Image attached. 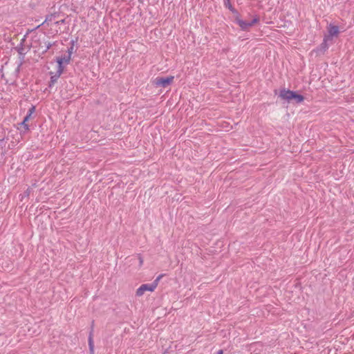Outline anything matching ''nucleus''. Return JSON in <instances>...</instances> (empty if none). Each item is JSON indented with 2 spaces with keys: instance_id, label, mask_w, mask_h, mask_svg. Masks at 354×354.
I'll list each match as a JSON object with an SVG mask.
<instances>
[{
  "instance_id": "f257e3e1",
  "label": "nucleus",
  "mask_w": 354,
  "mask_h": 354,
  "mask_svg": "<svg viewBox=\"0 0 354 354\" xmlns=\"http://www.w3.org/2000/svg\"><path fill=\"white\" fill-rule=\"evenodd\" d=\"M279 97L288 102H294L299 104L304 100V97L289 89L282 88L279 91Z\"/></svg>"
},
{
  "instance_id": "f03ea898",
  "label": "nucleus",
  "mask_w": 354,
  "mask_h": 354,
  "mask_svg": "<svg viewBox=\"0 0 354 354\" xmlns=\"http://www.w3.org/2000/svg\"><path fill=\"white\" fill-rule=\"evenodd\" d=\"M234 21L240 26L243 30H248L250 27L252 26L254 24L259 21L258 17H255L251 21H245L240 18L239 12L237 14L234 15Z\"/></svg>"
},
{
  "instance_id": "7ed1b4c3",
  "label": "nucleus",
  "mask_w": 354,
  "mask_h": 354,
  "mask_svg": "<svg viewBox=\"0 0 354 354\" xmlns=\"http://www.w3.org/2000/svg\"><path fill=\"white\" fill-rule=\"evenodd\" d=\"M174 80V76H168L166 77H156L154 84L158 86L167 87L171 84Z\"/></svg>"
},
{
  "instance_id": "20e7f679",
  "label": "nucleus",
  "mask_w": 354,
  "mask_h": 354,
  "mask_svg": "<svg viewBox=\"0 0 354 354\" xmlns=\"http://www.w3.org/2000/svg\"><path fill=\"white\" fill-rule=\"evenodd\" d=\"M154 286L152 283L142 284L136 290V296L141 297L146 291L153 292L155 290Z\"/></svg>"
},
{
  "instance_id": "39448f33",
  "label": "nucleus",
  "mask_w": 354,
  "mask_h": 354,
  "mask_svg": "<svg viewBox=\"0 0 354 354\" xmlns=\"http://www.w3.org/2000/svg\"><path fill=\"white\" fill-rule=\"evenodd\" d=\"M93 333H94V321L91 322V329L88 337V343L90 354H94V342H93Z\"/></svg>"
},
{
  "instance_id": "423d86ee",
  "label": "nucleus",
  "mask_w": 354,
  "mask_h": 354,
  "mask_svg": "<svg viewBox=\"0 0 354 354\" xmlns=\"http://www.w3.org/2000/svg\"><path fill=\"white\" fill-rule=\"evenodd\" d=\"M71 57L70 55H64L62 57H57V69H62L64 71L63 64H68L70 63Z\"/></svg>"
},
{
  "instance_id": "0eeeda50",
  "label": "nucleus",
  "mask_w": 354,
  "mask_h": 354,
  "mask_svg": "<svg viewBox=\"0 0 354 354\" xmlns=\"http://www.w3.org/2000/svg\"><path fill=\"white\" fill-rule=\"evenodd\" d=\"M62 73L63 72H62V69H57L56 73L55 75H51L50 80L49 84H48V86L50 88L53 87L54 86V84L57 82V80L61 76Z\"/></svg>"
},
{
  "instance_id": "6e6552de",
  "label": "nucleus",
  "mask_w": 354,
  "mask_h": 354,
  "mask_svg": "<svg viewBox=\"0 0 354 354\" xmlns=\"http://www.w3.org/2000/svg\"><path fill=\"white\" fill-rule=\"evenodd\" d=\"M328 32L329 36L330 37H336L339 34V27L337 26H335L333 24H329L328 26Z\"/></svg>"
},
{
  "instance_id": "1a4fd4ad",
  "label": "nucleus",
  "mask_w": 354,
  "mask_h": 354,
  "mask_svg": "<svg viewBox=\"0 0 354 354\" xmlns=\"http://www.w3.org/2000/svg\"><path fill=\"white\" fill-rule=\"evenodd\" d=\"M57 12L46 15L44 21L42 22L41 24L38 25L35 29L39 28L40 26H43L44 24H45L46 23L48 22V21H52L53 19L57 17Z\"/></svg>"
},
{
  "instance_id": "9d476101",
  "label": "nucleus",
  "mask_w": 354,
  "mask_h": 354,
  "mask_svg": "<svg viewBox=\"0 0 354 354\" xmlns=\"http://www.w3.org/2000/svg\"><path fill=\"white\" fill-rule=\"evenodd\" d=\"M24 39H23L21 40V41L20 42V44L15 48L17 51L18 52L19 55L22 58H24V55H26V52L24 51Z\"/></svg>"
},
{
  "instance_id": "9b49d317",
  "label": "nucleus",
  "mask_w": 354,
  "mask_h": 354,
  "mask_svg": "<svg viewBox=\"0 0 354 354\" xmlns=\"http://www.w3.org/2000/svg\"><path fill=\"white\" fill-rule=\"evenodd\" d=\"M224 6L227 8L234 15L237 14V10L232 6L230 0H223Z\"/></svg>"
},
{
  "instance_id": "f8f14e48",
  "label": "nucleus",
  "mask_w": 354,
  "mask_h": 354,
  "mask_svg": "<svg viewBox=\"0 0 354 354\" xmlns=\"http://www.w3.org/2000/svg\"><path fill=\"white\" fill-rule=\"evenodd\" d=\"M35 106H32L28 109L27 115L24 117L23 120L27 122L30 120L32 114L35 113Z\"/></svg>"
},
{
  "instance_id": "ddd939ff",
  "label": "nucleus",
  "mask_w": 354,
  "mask_h": 354,
  "mask_svg": "<svg viewBox=\"0 0 354 354\" xmlns=\"http://www.w3.org/2000/svg\"><path fill=\"white\" fill-rule=\"evenodd\" d=\"M55 44V42L50 43L49 41L44 42V46H41V48H44L43 50V53H46L53 45Z\"/></svg>"
},
{
  "instance_id": "4468645a",
  "label": "nucleus",
  "mask_w": 354,
  "mask_h": 354,
  "mask_svg": "<svg viewBox=\"0 0 354 354\" xmlns=\"http://www.w3.org/2000/svg\"><path fill=\"white\" fill-rule=\"evenodd\" d=\"M164 276V274H161L160 275H158L156 279L151 283L152 285L154 286V288H156V287L158 286V283L160 281V280L162 279V277Z\"/></svg>"
},
{
  "instance_id": "2eb2a0df",
  "label": "nucleus",
  "mask_w": 354,
  "mask_h": 354,
  "mask_svg": "<svg viewBox=\"0 0 354 354\" xmlns=\"http://www.w3.org/2000/svg\"><path fill=\"white\" fill-rule=\"evenodd\" d=\"M164 276V274H161L160 275H158L156 279L151 283L152 285L154 286V288H156V287L158 286V283L160 281V280L162 279V277Z\"/></svg>"
},
{
  "instance_id": "dca6fc26",
  "label": "nucleus",
  "mask_w": 354,
  "mask_h": 354,
  "mask_svg": "<svg viewBox=\"0 0 354 354\" xmlns=\"http://www.w3.org/2000/svg\"><path fill=\"white\" fill-rule=\"evenodd\" d=\"M71 43V46L68 48L67 53H68V55H70V56L71 57V55H72V53L73 52V49H74L75 41L73 40H72Z\"/></svg>"
},
{
  "instance_id": "f3484780",
  "label": "nucleus",
  "mask_w": 354,
  "mask_h": 354,
  "mask_svg": "<svg viewBox=\"0 0 354 354\" xmlns=\"http://www.w3.org/2000/svg\"><path fill=\"white\" fill-rule=\"evenodd\" d=\"M6 138H0V147L3 149L6 145Z\"/></svg>"
},
{
  "instance_id": "a211bd4d",
  "label": "nucleus",
  "mask_w": 354,
  "mask_h": 354,
  "mask_svg": "<svg viewBox=\"0 0 354 354\" xmlns=\"http://www.w3.org/2000/svg\"><path fill=\"white\" fill-rule=\"evenodd\" d=\"M320 46H321V48H322V49H324V50H326V49L328 48V45H327V44H326V39H324V40L323 41V42H322V43L321 44V45H320Z\"/></svg>"
},
{
  "instance_id": "6ab92c4d",
  "label": "nucleus",
  "mask_w": 354,
  "mask_h": 354,
  "mask_svg": "<svg viewBox=\"0 0 354 354\" xmlns=\"http://www.w3.org/2000/svg\"><path fill=\"white\" fill-rule=\"evenodd\" d=\"M21 125L24 127V128L25 129V130H28V129H29V126H28V124H27V122H25V121H24V120H23V121L21 122Z\"/></svg>"
},
{
  "instance_id": "aec40b11",
  "label": "nucleus",
  "mask_w": 354,
  "mask_h": 354,
  "mask_svg": "<svg viewBox=\"0 0 354 354\" xmlns=\"http://www.w3.org/2000/svg\"><path fill=\"white\" fill-rule=\"evenodd\" d=\"M66 23V19H63L62 20H59V21H57L55 22V24H65Z\"/></svg>"
},
{
  "instance_id": "412c9836",
  "label": "nucleus",
  "mask_w": 354,
  "mask_h": 354,
  "mask_svg": "<svg viewBox=\"0 0 354 354\" xmlns=\"http://www.w3.org/2000/svg\"><path fill=\"white\" fill-rule=\"evenodd\" d=\"M143 263V259L141 257H139V266H141Z\"/></svg>"
},
{
  "instance_id": "4be33fe9",
  "label": "nucleus",
  "mask_w": 354,
  "mask_h": 354,
  "mask_svg": "<svg viewBox=\"0 0 354 354\" xmlns=\"http://www.w3.org/2000/svg\"><path fill=\"white\" fill-rule=\"evenodd\" d=\"M223 350H218L216 353V354H223Z\"/></svg>"
},
{
  "instance_id": "5701e85b",
  "label": "nucleus",
  "mask_w": 354,
  "mask_h": 354,
  "mask_svg": "<svg viewBox=\"0 0 354 354\" xmlns=\"http://www.w3.org/2000/svg\"><path fill=\"white\" fill-rule=\"evenodd\" d=\"M0 138H6L5 135L0 134Z\"/></svg>"
}]
</instances>
